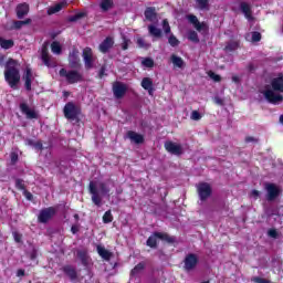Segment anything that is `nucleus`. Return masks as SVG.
Wrapping results in <instances>:
<instances>
[{"label": "nucleus", "mask_w": 283, "mask_h": 283, "mask_svg": "<svg viewBox=\"0 0 283 283\" xmlns=\"http://www.w3.org/2000/svg\"><path fill=\"white\" fill-rule=\"evenodd\" d=\"M241 12H243L248 21H253V15L251 14V6H249V3L247 2L241 3Z\"/></svg>", "instance_id": "obj_23"}, {"label": "nucleus", "mask_w": 283, "mask_h": 283, "mask_svg": "<svg viewBox=\"0 0 283 283\" xmlns=\"http://www.w3.org/2000/svg\"><path fill=\"white\" fill-rule=\"evenodd\" d=\"M114 187V181H105V182H90V192L92 193V200L96 207H101V196H107L112 191ZM101 193V196H98Z\"/></svg>", "instance_id": "obj_2"}, {"label": "nucleus", "mask_w": 283, "mask_h": 283, "mask_svg": "<svg viewBox=\"0 0 283 283\" xmlns=\"http://www.w3.org/2000/svg\"><path fill=\"white\" fill-rule=\"evenodd\" d=\"M126 92H127V85L120 82H117L113 85V93L115 98H123Z\"/></svg>", "instance_id": "obj_13"}, {"label": "nucleus", "mask_w": 283, "mask_h": 283, "mask_svg": "<svg viewBox=\"0 0 283 283\" xmlns=\"http://www.w3.org/2000/svg\"><path fill=\"white\" fill-rule=\"evenodd\" d=\"M28 12H30V7L28 3H22L17 7L18 19H23Z\"/></svg>", "instance_id": "obj_21"}, {"label": "nucleus", "mask_w": 283, "mask_h": 283, "mask_svg": "<svg viewBox=\"0 0 283 283\" xmlns=\"http://www.w3.org/2000/svg\"><path fill=\"white\" fill-rule=\"evenodd\" d=\"M145 269V264L139 263L132 270V275H136L139 271H143Z\"/></svg>", "instance_id": "obj_39"}, {"label": "nucleus", "mask_w": 283, "mask_h": 283, "mask_svg": "<svg viewBox=\"0 0 283 283\" xmlns=\"http://www.w3.org/2000/svg\"><path fill=\"white\" fill-rule=\"evenodd\" d=\"M13 238L15 240V242H21V235L17 232H13Z\"/></svg>", "instance_id": "obj_50"}, {"label": "nucleus", "mask_w": 283, "mask_h": 283, "mask_svg": "<svg viewBox=\"0 0 283 283\" xmlns=\"http://www.w3.org/2000/svg\"><path fill=\"white\" fill-rule=\"evenodd\" d=\"M97 253L103 260H109L112 258V254L109 251H107L103 245H97Z\"/></svg>", "instance_id": "obj_26"}, {"label": "nucleus", "mask_w": 283, "mask_h": 283, "mask_svg": "<svg viewBox=\"0 0 283 283\" xmlns=\"http://www.w3.org/2000/svg\"><path fill=\"white\" fill-rule=\"evenodd\" d=\"M190 118L191 120H200V118H202V114L198 111H192Z\"/></svg>", "instance_id": "obj_38"}, {"label": "nucleus", "mask_w": 283, "mask_h": 283, "mask_svg": "<svg viewBox=\"0 0 283 283\" xmlns=\"http://www.w3.org/2000/svg\"><path fill=\"white\" fill-rule=\"evenodd\" d=\"M247 143H256L258 139L253 138V137H247L245 138Z\"/></svg>", "instance_id": "obj_53"}, {"label": "nucleus", "mask_w": 283, "mask_h": 283, "mask_svg": "<svg viewBox=\"0 0 283 283\" xmlns=\"http://www.w3.org/2000/svg\"><path fill=\"white\" fill-rule=\"evenodd\" d=\"M0 45L3 50H10V48L14 45V42L12 40L0 38Z\"/></svg>", "instance_id": "obj_29"}, {"label": "nucleus", "mask_w": 283, "mask_h": 283, "mask_svg": "<svg viewBox=\"0 0 283 283\" xmlns=\"http://www.w3.org/2000/svg\"><path fill=\"white\" fill-rule=\"evenodd\" d=\"M78 114H81V108L74 103L70 102L64 106V116L69 118V120H76Z\"/></svg>", "instance_id": "obj_4"}, {"label": "nucleus", "mask_w": 283, "mask_h": 283, "mask_svg": "<svg viewBox=\"0 0 283 283\" xmlns=\"http://www.w3.org/2000/svg\"><path fill=\"white\" fill-rule=\"evenodd\" d=\"M60 76H64L66 78L67 83H78V81H82L83 76L76 72V71H66L65 69H62L60 71Z\"/></svg>", "instance_id": "obj_6"}, {"label": "nucleus", "mask_w": 283, "mask_h": 283, "mask_svg": "<svg viewBox=\"0 0 283 283\" xmlns=\"http://www.w3.org/2000/svg\"><path fill=\"white\" fill-rule=\"evenodd\" d=\"M28 200H32V193H27Z\"/></svg>", "instance_id": "obj_61"}, {"label": "nucleus", "mask_w": 283, "mask_h": 283, "mask_svg": "<svg viewBox=\"0 0 283 283\" xmlns=\"http://www.w3.org/2000/svg\"><path fill=\"white\" fill-rule=\"evenodd\" d=\"M233 83H240V77L238 75L232 76Z\"/></svg>", "instance_id": "obj_55"}, {"label": "nucleus", "mask_w": 283, "mask_h": 283, "mask_svg": "<svg viewBox=\"0 0 283 283\" xmlns=\"http://www.w3.org/2000/svg\"><path fill=\"white\" fill-rule=\"evenodd\" d=\"M197 191L199 193L200 200H207L211 196V185L207 182H201L197 185Z\"/></svg>", "instance_id": "obj_9"}, {"label": "nucleus", "mask_w": 283, "mask_h": 283, "mask_svg": "<svg viewBox=\"0 0 283 283\" xmlns=\"http://www.w3.org/2000/svg\"><path fill=\"white\" fill-rule=\"evenodd\" d=\"M197 4L201 10H205L207 8V0H197Z\"/></svg>", "instance_id": "obj_44"}, {"label": "nucleus", "mask_w": 283, "mask_h": 283, "mask_svg": "<svg viewBox=\"0 0 283 283\" xmlns=\"http://www.w3.org/2000/svg\"><path fill=\"white\" fill-rule=\"evenodd\" d=\"M114 45V40L112 38H106L101 44H99V52H107L109 48Z\"/></svg>", "instance_id": "obj_24"}, {"label": "nucleus", "mask_w": 283, "mask_h": 283, "mask_svg": "<svg viewBox=\"0 0 283 283\" xmlns=\"http://www.w3.org/2000/svg\"><path fill=\"white\" fill-rule=\"evenodd\" d=\"M196 264H198V256H196V254H188L185 259V270L193 271Z\"/></svg>", "instance_id": "obj_14"}, {"label": "nucleus", "mask_w": 283, "mask_h": 283, "mask_svg": "<svg viewBox=\"0 0 283 283\" xmlns=\"http://www.w3.org/2000/svg\"><path fill=\"white\" fill-rule=\"evenodd\" d=\"M188 39H189V41H192L193 43H198V41H199L198 33H196V31H190L188 33Z\"/></svg>", "instance_id": "obj_37"}, {"label": "nucleus", "mask_w": 283, "mask_h": 283, "mask_svg": "<svg viewBox=\"0 0 283 283\" xmlns=\"http://www.w3.org/2000/svg\"><path fill=\"white\" fill-rule=\"evenodd\" d=\"M25 23H30V20H28V21H17V22H14V28H17V29L22 28L23 25H25Z\"/></svg>", "instance_id": "obj_46"}, {"label": "nucleus", "mask_w": 283, "mask_h": 283, "mask_svg": "<svg viewBox=\"0 0 283 283\" xmlns=\"http://www.w3.org/2000/svg\"><path fill=\"white\" fill-rule=\"evenodd\" d=\"M216 103H217L218 105H222V99H220L219 97H217V98H216Z\"/></svg>", "instance_id": "obj_59"}, {"label": "nucleus", "mask_w": 283, "mask_h": 283, "mask_svg": "<svg viewBox=\"0 0 283 283\" xmlns=\"http://www.w3.org/2000/svg\"><path fill=\"white\" fill-rule=\"evenodd\" d=\"M171 62L175 65V67H185V61H182V57L178 55H171Z\"/></svg>", "instance_id": "obj_28"}, {"label": "nucleus", "mask_w": 283, "mask_h": 283, "mask_svg": "<svg viewBox=\"0 0 283 283\" xmlns=\"http://www.w3.org/2000/svg\"><path fill=\"white\" fill-rule=\"evenodd\" d=\"M168 43H170V45L172 48H176V45H178L179 41H178V39H176V36L170 35L169 39H168Z\"/></svg>", "instance_id": "obj_41"}, {"label": "nucleus", "mask_w": 283, "mask_h": 283, "mask_svg": "<svg viewBox=\"0 0 283 283\" xmlns=\"http://www.w3.org/2000/svg\"><path fill=\"white\" fill-rule=\"evenodd\" d=\"M17 275H18V277H23V275H25V271L18 270Z\"/></svg>", "instance_id": "obj_52"}, {"label": "nucleus", "mask_w": 283, "mask_h": 283, "mask_svg": "<svg viewBox=\"0 0 283 283\" xmlns=\"http://www.w3.org/2000/svg\"><path fill=\"white\" fill-rule=\"evenodd\" d=\"M280 123H282V125H283V114L280 117Z\"/></svg>", "instance_id": "obj_62"}, {"label": "nucleus", "mask_w": 283, "mask_h": 283, "mask_svg": "<svg viewBox=\"0 0 283 283\" xmlns=\"http://www.w3.org/2000/svg\"><path fill=\"white\" fill-rule=\"evenodd\" d=\"M41 59H42L44 65H46V67H54L55 64H52V62L50 60V54L48 53V45H43Z\"/></svg>", "instance_id": "obj_19"}, {"label": "nucleus", "mask_w": 283, "mask_h": 283, "mask_svg": "<svg viewBox=\"0 0 283 283\" xmlns=\"http://www.w3.org/2000/svg\"><path fill=\"white\" fill-rule=\"evenodd\" d=\"M72 233H78V226H73L71 228Z\"/></svg>", "instance_id": "obj_54"}, {"label": "nucleus", "mask_w": 283, "mask_h": 283, "mask_svg": "<svg viewBox=\"0 0 283 283\" xmlns=\"http://www.w3.org/2000/svg\"><path fill=\"white\" fill-rule=\"evenodd\" d=\"M129 45V40H127L126 38H124V42L122 43V48L123 50H127V46Z\"/></svg>", "instance_id": "obj_47"}, {"label": "nucleus", "mask_w": 283, "mask_h": 283, "mask_svg": "<svg viewBox=\"0 0 283 283\" xmlns=\"http://www.w3.org/2000/svg\"><path fill=\"white\" fill-rule=\"evenodd\" d=\"M137 45H139V48H149L151 44L145 42V40L143 38H139L137 40Z\"/></svg>", "instance_id": "obj_42"}, {"label": "nucleus", "mask_w": 283, "mask_h": 283, "mask_svg": "<svg viewBox=\"0 0 283 283\" xmlns=\"http://www.w3.org/2000/svg\"><path fill=\"white\" fill-rule=\"evenodd\" d=\"M251 197L252 198H260V191H258V190H252V192H251Z\"/></svg>", "instance_id": "obj_49"}, {"label": "nucleus", "mask_w": 283, "mask_h": 283, "mask_svg": "<svg viewBox=\"0 0 283 283\" xmlns=\"http://www.w3.org/2000/svg\"><path fill=\"white\" fill-rule=\"evenodd\" d=\"M112 6H114V0H102L101 2V8L102 10H109V8H112Z\"/></svg>", "instance_id": "obj_33"}, {"label": "nucleus", "mask_w": 283, "mask_h": 283, "mask_svg": "<svg viewBox=\"0 0 283 283\" xmlns=\"http://www.w3.org/2000/svg\"><path fill=\"white\" fill-rule=\"evenodd\" d=\"M142 87L144 90H147L148 94L150 96L154 95V82L151 81V78L149 77H144L143 81H142Z\"/></svg>", "instance_id": "obj_17"}, {"label": "nucleus", "mask_w": 283, "mask_h": 283, "mask_svg": "<svg viewBox=\"0 0 283 283\" xmlns=\"http://www.w3.org/2000/svg\"><path fill=\"white\" fill-rule=\"evenodd\" d=\"M83 17H85V13L80 12V13L75 14L74 17L70 18V21H78V19H83Z\"/></svg>", "instance_id": "obj_43"}, {"label": "nucleus", "mask_w": 283, "mask_h": 283, "mask_svg": "<svg viewBox=\"0 0 283 283\" xmlns=\"http://www.w3.org/2000/svg\"><path fill=\"white\" fill-rule=\"evenodd\" d=\"M54 213H56V210L54 208H46L40 212L39 221L48 222V220H50L54 216Z\"/></svg>", "instance_id": "obj_16"}, {"label": "nucleus", "mask_w": 283, "mask_h": 283, "mask_svg": "<svg viewBox=\"0 0 283 283\" xmlns=\"http://www.w3.org/2000/svg\"><path fill=\"white\" fill-rule=\"evenodd\" d=\"M188 21L195 25L196 30L201 32L202 34H207L209 27L205 22H199L196 15H188Z\"/></svg>", "instance_id": "obj_10"}, {"label": "nucleus", "mask_w": 283, "mask_h": 283, "mask_svg": "<svg viewBox=\"0 0 283 283\" xmlns=\"http://www.w3.org/2000/svg\"><path fill=\"white\" fill-rule=\"evenodd\" d=\"M18 156H17V153H12L11 154V163H15L18 160Z\"/></svg>", "instance_id": "obj_51"}, {"label": "nucleus", "mask_w": 283, "mask_h": 283, "mask_svg": "<svg viewBox=\"0 0 283 283\" xmlns=\"http://www.w3.org/2000/svg\"><path fill=\"white\" fill-rule=\"evenodd\" d=\"M67 6V1L63 0L62 2H59L57 4L51 7L48 9V14H56V12H61L63 8Z\"/></svg>", "instance_id": "obj_22"}, {"label": "nucleus", "mask_w": 283, "mask_h": 283, "mask_svg": "<svg viewBox=\"0 0 283 283\" xmlns=\"http://www.w3.org/2000/svg\"><path fill=\"white\" fill-rule=\"evenodd\" d=\"M145 18L147 21H155L156 20V9L149 7L145 11Z\"/></svg>", "instance_id": "obj_27"}, {"label": "nucleus", "mask_w": 283, "mask_h": 283, "mask_svg": "<svg viewBox=\"0 0 283 283\" xmlns=\"http://www.w3.org/2000/svg\"><path fill=\"white\" fill-rule=\"evenodd\" d=\"M142 65L143 67H154V60L150 57L143 59Z\"/></svg>", "instance_id": "obj_36"}, {"label": "nucleus", "mask_w": 283, "mask_h": 283, "mask_svg": "<svg viewBox=\"0 0 283 283\" xmlns=\"http://www.w3.org/2000/svg\"><path fill=\"white\" fill-rule=\"evenodd\" d=\"M113 220H114V216H112V210L106 211L103 216V222L105 224H109V222H112Z\"/></svg>", "instance_id": "obj_32"}, {"label": "nucleus", "mask_w": 283, "mask_h": 283, "mask_svg": "<svg viewBox=\"0 0 283 283\" xmlns=\"http://www.w3.org/2000/svg\"><path fill=\"white\" fill-rule=\"evenodd\" d=\"M163 28L166 34H169L171 32V27H169V22L167 20L163 21Z\"/></svg>", "instance_id": "obj_40"}, {"label": "nucleus", "mask_w": 283, "mask_h": 283, "mask_svg": "<svg viewBox=\"0 0 283 283\" xmlns=\"http://www.w3.org/2000/svg\"><path fill=\"white\" fill-rule=\"evenodd\" d=\"M265 191L268 200H275L281 193L280 187L275 184H265Z\"/></svg>", "instance_id": "obj_8"}, {"label": "nucleus", "mask_w": 283, "mask_h": 283, "mask_svg": "<svg viewBox=\"0 0 283 283\" xmlns=\"http://www.w3.org/2000/svg\"><path fill=\"white\" fill-rule=\"evenodd\" d=\"M69 61H70L71 67H78V63L81 62V60L78 59V51L77 50H73L70 53Z\"/></svg>", "instance_id": "obj_20"}, {"label": "nucleus", "mask_w": 283, "mask_h": 283, "mask_svg": "<svg viewBox=\"0 0 283 283\" xmlns=\"http://www.w3.org/2000/svg\"><path fill=\"white\" fill-rule=\"evenodd\" d=\"M165 149L168 150L169 154H174V156H180L182 154V146L178 143L166 142Z\"/></svg>", "instance_id": "obj_11"}, {"label": "nucleus", "mask_w": 283, "mask_h": 283, "mask_svg": "<svg viewBox=\"0 0 283 283\" xmlns=\"http://www.w3.org/2000/svg\"><path fill=\"white\" fill-rule=\"evenodd\" d=\"M35 149H43V145L41 143L35 144Z\"/></svg>", "instance_id": "obj_57"}, {"label": "nucleus", "mask_w": 283, "mask_h": 283, "mask_svg": "<svg viewBox=\"0 0 283 283\" xmlns=\"http://www.w3.org/2000/svg\"><path fill=\"white\" fill-rule=\"evenodd\" d=\"M17 186H18L20 189H23V186H21V181H17Z\"/></svg>", "instance_id": "obj_60"}, {"label": "nucleus", "mask_w": 283, "mask_h": 283, "mask_svg": "<svg viewBox=\"0 0 283 283\" xmlns=\"http://www.w3.org/2000/svg\"><path fill=\"white\" fill-rule=\"evenodd\" d=\"M64 96H70V93H67V92H64Z\"/></svg>", "instance_id": "obj_63"}, {"label": "nucleus", "mask_w": 283, "mask_h": 283, "mask_svg": "<svg viewBox=\"0 0 283 283\" xmlns=\"http://www.w3.org/2000/svg\"><path fill=\"white\" fill-rule=\"evenodd\" d=\"M4 78L9 83L10 87H17L21 75L19 74V63L14 60H9L6 65Z\"/></svg>", "instance_id": "obj_3"}, {"label": "nucleus", "mask_w": 283, "mask_h": 283, "mask_svg": "<svg viewBox=\"0 0 283 283\" xmlns=\"http://www.w3.org/2000/svg\"><path fill=\"white\" fill-rule=\"evenodd\" d=\"M20 109L22 114H24V116H27V118L30 120L39 118V112H36V109L33 107L28 106V104H21Z\"/></svg>", "instance_id": "obj_12"}, {"label": "nucleus", "mask_w": 283, "mask_h": 283, "mask_svg": "<svg viewBox=\"0 0 283 283\" xmlns=\"http://www.w3.org/2000/svg\"><path fill=\"white\" fill-rule=\"evenodd\" d=\"M239 43L233 41L228 43V45L226 46V52H233L237 48H239Z\"/></svg>", "instance_id": "obj_35"}, {"label": "nucleus", "mask_w": 283, "mask_h": 283, "mask_svg": "<svg viewBox=\"0 0 283 283\" xmlns=\"http://www.w3.org/2000/svg\"><path fill=\"white\" fill-rule=\"evenodd\" d=\"M63 50V46L61 45V43L54 41L52 44H51V52L53 54H61V51Z\"/></svg>", "instance_id": "obj_30"}, {"label": "nucleus", "mask_w": 283, "mask_h": 283, "mask_svg": "<svg viewBox=\"0 0 283 283\" xmlns=\"http://www.w3.org/2000/svg\"><path fill=\"white\" fill-rule=\"evenodd\" d=\"M261 94L266 98L269 103L279 105L283 101V75L280 74L271 81V86H265L261 90Z\"/></svg>", "instance_id": "obj_1"}, {"label": "nucleus", "mask_w": 283, "mask_h": 283, "mask_svg": "<svg viewBox=\"0 0 283 283\" xmlns=\"http://www.w3.org/2000/svg\"><path fill=\"white\" fill-rule=\"evenodd\" d=\"M254 282H256V283H266V281H264L263 279H260V277L254 279Z\"/></svg>", "instance_id": "obj_56"}, {"label": "nucleus", "mask_w": 283, "mask_h": 283, "mask_svg": "<svg viewBox=\"0 0 283 283\" xmlns=\"http://www.w3.org/2000/svg\"><path fill=\"white\" fill-rule=\"evenodd\" d=\"M209 76H210V78H212V81H214L216 83H219V81H220V75H218V74H216V73H213V72H210V73H209Z\"/></svg>", "instance_id": "obj_45"}, {"label": "nucleus", "mask_w": 283, "mask_h": 283, "mask_svg": "<svg viewBox=\"0 0 283 283\" xmlns=\"http://www.w3.org/2000/svg\"><path fill=\"white\" fill-rule=\"evenodd\" d=\"M127 138H129V140H132V143H135L136 145H140V143H144L145 140V137H143V135L132 130L127 133Z\"/></svg>", "instance_id": "obj_18"}, {"label": "nucleus", "mask_w": 283, "mask_h": 283, "mask_svg": "<svg viewBox=\"0 0 283 283\" xmlns=\"http://www.w3.org/2000/svg\"><path fill=\"white\" fill-rule=\"evenodd\" d=\"M105 74V69L104 67H102V70H101V72H99V76H101V78H103V75Z\"/></svg>", "instance_id": "obj_58"}, {"label": "nucleus", "mask_w": 283, "mask_h": 283, "mask_svg": "<svg viewBox=\"0 0 283 283\" xmlns=\"http://www.w3.org/2000/svg\"><path fill=\"white\" fill-rule=\"evenodd\" d=\"M148 32L149 34H151V36H160V34H163V31H160V29L156 28V25H149L148 27Z\"/></svg>", "instance_id": "obj_31"}, {"label": "nucleus", "mask_w": 283, "mask_h": 283, "mask_svg": "<svg viewBox=\"0 0 283 283\" xmlns=\"http://www.w3.org/2000/svg\"><path fill=\"white\" fill-rule=\"evenodd\" d=\"M64 272L66 273V275H69V277H71V280H75L76 270H74L73 268L66 266L64 268Z\"/></svg>", "instance_id": "obj_34"}, {"label": "nucleus", "mask_w": 283, "mask_h": 283, "mask_svg": "<svg viewBox=\"0 0 283 283\" xmlns=\"http://www.w3.org/2000/svg\"><path fill=\"white\" fill-rule=\"evenodd\" d=\"M268 234L270 235V238H277V231L275 230H269Z\"/></svg>", "instance_id": "obj_48"}, {"label": "nucleus", "mask_w": 283, "mask_h": 283, "mask_svg": "<svg viewBox=\"0 0 283 283\" xmlns=\"http://www.w3.org/2000/svg\"><path fill=\"white\" fill-rule=\"evenodd\" d=\"M83 59L86 70H92V67H94V61H96V56L92 53V49L85 48L83 50Z\"/></svg>", "instance_id": "obj_7"}, {"label": "nucleus", "mask_w": 283, "mask_h": 283, "mask_svg": "<svg viewBox=\"0 0 283 283\" xmlns=\"http://www.w3.org/2000/svg\"><path fill=\"white\" fill-rule=\"evenodd\" d=\"M23 81H24L25 90L30 92V90H32V81H34V74H32V69L30 67L25 69Z\"/></svg>", "instance_id": "obj_15"}, {"label": "nucleus", "mask_w": 283, "mask_h": 283, "mask_svg": "<svg viewBox=\"0 0 283 283\" xmlns=\"http://www.w3.org/2000/svg\"><path fill=\"white\" fill-rule=\"evenodd\" d=\"M247 41H250V43H258L262 39V34L260 32H252L248 33L245 35Z\"/></svg>", "instance_id": "obj_25"}, {"label": "nucleus", "mask_w": 283, "mask_h": 283, "mask_svg": "<svg viewBox=\"0 0 283 283\" xmlns=\"http://www.w3.org/2000/svg\"><path fill=\"white\" fill-rule=\"evenodd\" d=\"M158 240H164L166 242H174V238L169 237L167 233L156 232L150 235L147 240V247L154 249L158 243Z\"/></svg>", "instance_id": "obj_5"}]
</instances>
